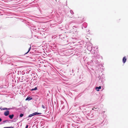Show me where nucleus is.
<instances>
[{"label":"nucleus","instance_id":"423d86ee","mask_svg":"<svg viewBox=\"0 0 128 128\" xmlns=\"http://www.w3.org/2000/svg\"><path fill=\"white\" fill-rule=\"evenodd\" d=\"M37 88L36 87L34 88H32V89L31 90V91H32V90H37Z\"/></svg>","mask_w":128,"mask_h":128},{"label":"nucleus","instance_id":"6e6552de","mask_svg":"<svg viewBox=\"0 0 128 128\" xmlns=\"http://www.w3.org/2000/svg\"><path fill=\"white\" fill-rule=\"evenodd\" d=\"M31 46H30V48H29V49L28 50V52H26V53H25V54H27L29 52V51H30V50L31 49Z\"/></svg>","mask_w":128,"mask_h":128},{"label":"nucleus","instance_id":"39448f33","mask_svg":"<svg viewBox=\"0 0 128 128\" xmlns=\"http://www.w3.org/2000/svg\"><path fill=\"white\" fill-rule=\"evenodd\" d=\"M34 116H35L36 115H38V114H41V113H38L36 112H34L33 113Z\"/></svg>","mask_w":128,"mask_h":128},{"label":"nucleus","instance_id":"9b49d317","mask_svg":"<svg viewBox=\"0 0 128 128\" xmlns=\"http://www.w3.org/2000/svg\"><path fill=\"white\" fill-rule=\"evenodd\" d=\"M42 107L43 108H45V106L43 105H42Z\"/></svg>","mask_w":128,"mask_h":128},{"label":"nucleus","instance_id":"f3484780","mask_svg":"<svg viewBox=\"0 0 128 128\" xmlns=\"http://www.w3.org/2000/svg\"><path fill=\"white\" fill-rule=\"evenodd\" d=\"M3 88V87H0V88Z\"/></svg>","mask_w":128,"mask_h":128},{"label":"nucleus","instance_id":"2eb2a0df","mask_svg":"<svg viewBox=\"0 0 128 128\" xmlns=\"http://www.w3.org/2000/svg\"><path fill=\"white\" fill-rule=\"evenodd\" d=\"M2 120V119L0 118V122H1Z\"/></svg>","mask_w":128,"mask_h":128},{"label":"nucleus","instance_id":"ddd939ff","mask_svg":"<svg viewBox=\"0 0 128 128\" xmlns=\"http://www.w3.org/2000/svg\"><path fill=\"white\" fill-rule=\"evenodd\" d=\"M28 125H27L26 126V128H28Z\"/></svg>","mask_w":128,"mask_h":128},{"label":"nucleus","instance_id":"20e7f679","mask_svg":"<svg viewBox=\"0 0 128 128\" xmlns=\"http://www.w3.org/2000/svg\"><path fill=\"white\" fill-rule=\"evenodd\" d=\"M32 99V98H30V97H28L26 99V100H30Z\"/></svg>","mask_w":128,"mask_h":128},{"label":"nucleus","instance_id":"4468645a","mask_svg":"<svg viewBox=\"0 0 128 128\" xmlns=\"http://www.w3.org/2000/svg\"><path fill=\"white\" fill-rule=\"evenodd\" d=\"M96 90L97 91H99V89H96Z\"/></svg>","mask_w":128,"mask_h":128},{"label":"nucleus","instance_id":"a211bd4d","mask_svg":"<svg viewBox=\"0 0 128 128\" xmlns=\"http://www.w3.org/2000/svg\"><path fill=\"white\" fill-rule=\"evenodd\" d=\"M92 110H94V109H93V108H92Z\"/></svg>","mask_w":128,"mask_h":128},{"label":"nucleus","instance_id":"6ab92c4d","mask_svg":"<svg viewBox=\"0 0 128 128\" xmlns=\"http://www.w3.org/2000/svg\"><path fill=\"white\" fill-rule=\"evenodd\" d=\"M0 109H1V108H0Z\"/></svg>","mask_w":128,"mask_h":128},{"label":"nucleus","instance_id":"dca6fc26","mask_svg":"<svg viewBox=\"0 0 128 128\" xmlns=\"http://www.w3.org/2000/svg\"><path fill=\"white\" fill-rule=\"evenodd\" d=\"M6 120H5V121H3V122L4 123L5 122H6Z\"/></svg>","mask_w":128,"mask_h":128},{"label":"nucleus","instance_id":"1a4fd4ad","mask_svg":"<svg viewBox=\"0 0 128 128\" xmlns=\"http://www.w3.org/2000/svg\"><path fill=\"white\" fill-rule=\"evenodd\" d=\"M101 86H100L99 87H96V89H101Z\"/></svg>","mask_w":128,"mask_h":128},{"label":"nucleus","instance_id":"f03ea898","mask_svg":"<svg viewBox=\"0 0 128 128\" xmlns=\"http://www.w3.org/2000/svg\"><path fill=\"white\" fill-rule=\"evenodd\" d=\"M126 57H124L122 59V62L124 63L126 62Z\"/></svg>","mask_w":128,"mask_h":128},{"label":"nucleus","instance_id":"9d476101","mask_svg":"<svg viewBox=\"0 0 128 128\" xmlns=\"http://www.w3.org/2000/svg\"><path fill=\"white\" fill-rule=\"evenodd\" d=\"M24 116V114H20V116L21 117H22Z\"/></svg>","mask_w":128,"mask_h":128},{"label":"nucleus","instance_id":"0eeeda50","mask_svg":"<svg viewBox=\"0 0 128 128\" xmlns=\"http://www.w3.org/2000/svg\"><path fill=\"white\" fill-rule=\"evenodd\" d=\"M34 116V114H33V113L32 114H30V115H29L28 116V117H32V116Z\"/></svg>","mask_w":128,"mask_h":128},{"label":"nucleus","instance_id":"f257e3e1","mask_svg":"<svg viewBox=\"0 0 128 128\" xmlns=\"http://www.w3.org/2000/svg\"><path fill=\"white\" fill-rule=\"evenodd\" d=\"M9 114V111L7 110L4 112V114L5 116H7Z\"/></svg>","mask_w":128,"mask_h":128},{"label":"nucleus","instance_id":"7ed1b4c3","mask_svg":"<svg viewBox=\"0 0 128 128\" xmlns=\"http://www.w3.org/2000/svg\"><path fill=\"white\" fill-rule=\"evenodd\" d=\"M14 115L13 114H12V115H10L9 116V118L11 119H12L13 118Z\"/></svg>","mask_w":128,"mask_h":128},{"label":"nucleus","instance_id":"f8f14e48","mask_svg":"<svg viewBox=\"0 0 128 128\" xmlns=\"http://www.w3.org/2000/svg\"><path fill=\"white\" fill-rule=\"evenodd\" d=\"M8 109L6 108H4L3 110H6Z\"/></svg>","mask_w":128,"mask_h":128}]
</instances>
